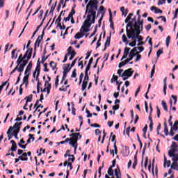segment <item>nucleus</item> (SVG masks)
<instances>
[{"label":"nucleus","mask_w":178,"mask_h":178,"mask_svg":"<svg viewBox=\"0 0 178 178\" xmlns=\"http://www.w3.org/2000/svg\"><path fill=\"white\" fill-rule=\"evenodd\" d=\"M31 69H33V61H30L28 65L26 67L24 72V76L23 78V83L20 85L19 87V95L23 94V84H25L26 87L29 86V77H30V73H31Z\"/></svg>","instance_id":"nucleus-1"},{"label":"nucleus","mask_w":178,"mask_h":178,"mask_svg":"<svg viewBox=\"0 0 178 178\" xmlns=\"http://www.w3.org/2000/svg\"><path fill=\"white\" fill-rule=\"evenodd\" d=\"M138 54H140V52L137 51V47H134L129 53V58H127L124 61L120 63L118 65V67H120V69L122 66H124L127 63H129L130 60H133V58H134V56H136L135 62H138V60L141 59V55Z\"/></svg>","instance_id":"nucleus-2"},{"label":"nucleus","mask_w":178,"mask_h":178,"mask_svg":"<svg viewBox=\"0 0 178 178\" xmlns=\"http://www.w3.org/2000/svg\"><path fill=\"white\" fill-rule=\"evenodd\" d=\"M23 122H15L13 127H10L8 131L7 134L9 137V136H14L15 138L17 140L19 138L17 137V135L19 134V131H20V126H22Z\"/></svg>","instance_id":"nucleus-3"},{"label":"nucleus","mask_w":178,"mask_h":178,"mask_svg":"<svg viewBox=\"0 0 178 178\" xmlns=\"http://www.w3.org/2000/svg\"><path fill=\"white\" fill-rule=\"evenodd\" d=\"M29 60H26V58H23V54H20L17 60V65H18L19 70H21V72H23L24 67H26V65L29 63Z\"/></svg>","instance_id":"nucleus-4"},{"label":"nucleus","mask_w":178,"mask_h":178,"mask_svg":"<svg viewBox=\"0 0 178 178\" xmlns=\"http://www.w3.org/2000/svg\"><path fill=\"white\" fill-rule=\"evenodd\" d=\"M88 10H98V0H91L86 5Z\"/></svg>","instance_id":"nucleus-5"},{"label":"nucleus","mask_w":178,"mask_h":178,"mask_svg":"<svg viewBox=\"0 0 178 178\" xmlns=\"http://www.w3.org/2000/svg\"><path fill=\"white\" fill-rule=\"evenodd\" d=\"M79 136H80V133H73L70 135L72 140L71 142H69L70 145L77 144V141H79Z\"/></svg>","instance_id":"nucleus-6"},{"label":"nucleus","mask_w":178,"mask_h":178,"mask_svg":"<svg viewBox=\"0 0 178 178\" xmlns=\"http://www.w3.org/2000/svg\"><path fill=\"white\" fill-rule=\"evenodd\" d=\"M144 24V21L142 19H138L137 22H135L134 24V27L135 31H143V26Z\"/></svg>","instance_id":"nucleus-7"},{"label":"nucleus","mask_w":178,"mask_h":178,"mask_svg":"<svg viewBox=\"0 0 178 178\" xmlns=\"http://www.w3.org/2000/svg\"><path fill=\"white\" fill-rule=\"evenodd\" d=\"M88 16H90V20L91 19H94L96 20L97 17H98V15H97V10H86L85 15H87Z\"/></svg>","instance_id":"nucleus-8"},{"label":"nucleus","mask_w":178,"mask_h":178,"mask_svg":"<svg viewBox=\"0 0 178 178\" xmlns=\"http://www.w3.org/2000/svg\"><path fill=\"white\" fill-rule=\"evenodd\" d=\"M44 88L42 89V88H40L41 92H47V94H49L51 92V88H52V86L51 83H49L48 81H46L44 82Z\"/></svg>","instance_id":"nucleus-9"},{"label":"nucleus","mask_w":178,"mask_h":178,"mask_svg":"<svg viewBox=\"0 0 178 178\" xmlns=\"http://www.w3.org/2000/svg\"><path fill=\"white\" fill-rule=\"evenodd\" d=\"M67 55H70V57L69 58L70 60H73V59L74 58V56H76V51L74 50H73V47L72 46H70L67 50Z\"/></svg>","instance_id":"nucleus-10"},{"label":"nucleus","mask_w":178,"mask_h":178,"mask_svg":"<svg viewBox=\"0 0 178 178\" xmlns=\"http://www.w3.org/2000/svg\"><path fill=\"white\" fill-rule=\"evenodd\" d=\"M32 55H33V48H29L27 51L25 52L24 55L22 56V58L25 59H28V60H30V59H31Z\"/></svg>","instance_id":"nucleus-11"},{"label":"nucleus","mask_w":178,"mask_h":178,"mask_svg":"<svg viewBox=\"0 0 178 178\" xmlns=\"http://www.w3.org/2000/svg\"><path fill=\"white\" fill-rule=\"evenodd\" d=\"M126 33H127V37L130 40L131 38H133V34L136 33V29L133 27L130 28H126Z\"/></svg>","instance_id":"nucleus-12"},{"label":"nucleus","mask_w":178,"mask_h":178,"mask_svg":"<svg viewBox=\"0 0 178 178\" xmlns=\"http://www.w3.org/2000/svg\"><path fill=\"white\" fill-rule=\"evenodd\" d=\"M91 16L87 15L86 19L83 22V25L82 26V29H86V27H91Z\"/></svg>","instance_id":"nucleus-13"},{"label":"nucleus","mask_w":178,"mask_h":178,"mask_svg":"<svg viewBox=\"0 0 178 178\" xmlns=\"http://www.w3.org/2000/svg\"><path fill=\"white\" fill-rule=\"evenodd\" d=\"M133 73H134V70H133V68H129L128 70H126L122 73V76H127V77H131L133 76Z\"/></svg>","instance_id":"nucleus-14"},{"label":"nucleus","mask_w":178,"mask_h":178,"mask_svg":"<svg viewBox=\"0 0 178 178\" xmlns=\"http://www.w3.org/2000/svg\"><path fill=\"white\" fill-rule=\"evenodd\" d=\"M76 14V10H74V7H73L70 11V13L68 15V17H64L63 21L64 22H69V20H70V18L72 17V16H73V15Z\"/></svg>","instance_id":"nucleus-15"},{"label":"nucleus","mask_w":178,"mask_h":178,"mask_svg":"<svg viewBox=\"0 0 178 178\" xmlns=\"http://www.w3.org/2000/svg\"><path fill=\"white\" fill-rule=\"evenodd\" d=\"M63 73L67 74V73L70 72V70L72 69V67H70V64H65V66L63 67Z\"/></svg>","instance_id":"nucleus-16"},{"label":"nucleus","mask_w":178,"mask_h":178,"mask_svg":"<svg viewBox=\"0 0 178 178\" xmlns=\"http://www.w3.org/2000/svg\"><path fill=\"white\" fill-rule=\"evenodd\" d=\"M110 154H112L113 156H115V155H118V147L116 146V140L114 142V150L110 149Z\"/></svg>","instance_id":"nucleus-17"},{"label":"nucleus","mask_w":178,"mask_h":178,"mask_svg":"<svg viewBox=\"0 0 178 178\" xmlns=\"http://www.w3.org/2000/svg\"><path fill=\"white\" fill-rule=\"evenodd\" d=\"M114 172L116 178H122V174L120 173V168H119V166L117 167V169H115Z\"/></svg>","instance_id":"nucleus-18"},{"label":"nucleus","mask_w":178,"mask_h":178,"mask_svg":"<svg viewBox=\"0 0 178 178\" xmlns=\"http://www.w3.org/2000/svg\"><path fill=\"white\" fill-rule=\"evenodd\" d=\"M141 31H135L134 34L132 35L131 40H136L138 37H140V34H141Z\"/></svg>","instance_id":"nucleus-19"},{"label":"nucleus","mask_w":178,"mask_h":178,"mask_svg":"<svg viewBox=\"0 0 178 178\" xmlns=\"http://www.w3.org/2000/svg\"><path fill=\"white\" fill-rule=\"evenodd\" d=\"M177 151V149H175L173 147H170V149L168 151V156L172 158L174 155H175V152Z\"/></svg>","instance_id":"nucleus-20"},{"label":"nucleus","mask_w":178,"mask_h":178,"mask_svg":"<svg viewBox=\"0 0 178 178\" xmlns=\"http://www.w3.org/2000/svg\"><path fill=\"white\" fill-rule=\"evenodd\" d=\"M120 11L122 12V16H127V13H129V9L126 8L124 9V6H122L120 8Z\"/></svg>","instance_id":"nucleus-21"},{"label":"nucleus","mask_w":178,"mask_h":178,"mask_svg":"<svg viewBox=\"0 0 178 178\" xmlns=\"http://www.w3.org/2000/svg\"><path fill=\"white\" fill-rule=\"evenodd\" d=\"M19 159H20L21 161H29V158H27V153H22V156H19Z\"/></svg>","instance_id":"nucleus-22"},{"label":"nucleus","mask_w":178,"mask_h":178,"mask_svg":"<svg viewBox=\"0 0 178 178\" xmlns=\"http://www.w3.org/2000/svg\"><path fill=\"white\" fill-rule=\"evenodd\" d=\"M82 37H84V33H83V32H78L74 35V38H76V40H80Z\"/></svg>","instance_id":"nucleus-23"},{"label":"nucleus","mask_w":178,"mask_h":178,"mask_svg":"<svg viewBox=\"0 0 178 178\" xmlns=\"http://www.w3.org/2000/svg\"><path fill=\"white\" fill-rule=\"evenodd\" d=\"M111 37H112V33H110V36L107 37V39L104 44L106 47H109V45H111Z\"/></svg>","instance_id":"nucleus-24"},{"label":"nucleus","mask_w":178,"mask_h":178,"mask_svg":"<svg viewBox=\"0 0 178 178\" xmlns=\"http://www.w3.org/2000/svg\"><path fill=\"white\" fill-rule=\"evenodd\" d=\"M171 169H174L175 170H178V163L177 162H172L171 164Z\"/></svg>","instance_id":"nucleus-25"},{"label":"nucleus","mask_w":178,"mask_h":178,"mask_svg":"<svg viewBox=\"0 0 178 178\" xmlns=\"http://www.w3.org/2000/svg\"><path fill=\"white\" fill-rule=\"evenodd\" d=\"M49 65H50V67H51L52 70H55V69H58V68H56V66H57L56 63H55L54 61H51Z\"/></svg>","instance_id":"nucleus-26"},{"label":"nucleus","mask_w":178,"mask_h":178,"mask_svg":"<svg viewBox=\"0 0 178 178\" xmlns=\"http://www.w3.org/2000/svg\"><path fill=\"white\" fill-rule=\"evenodd\" d=\"M134 163L132 165V168L136 169V166H137V154H136L134 157Z\"/></svg>","instance_id":"nucleus-27"},{"label":"nucleus","mask_w":178,"mask_h":178,"mask_svg":"<svg viewBox=\"0 0 178 178\" xmlns=\"http://www.w3.org/2000/svg\"><path fill=\"white\" fill-rule=\"evenodd\" d=\"M161 105H162V106H163L164 111H165V112H168V105L166 104V102H165V101L163 100V101L161 102Z\"/></svg>","instance_id":"nucleus-28"},{"label":"nucleus","mask_w":178,"mask_h":178,"mask_svg":"<svg viewBox=\"0 0 178 178\" xmlns=\"http://www.w3.org/2000/svg\"><path fill=\"white\" fill-rule=\"evenodd\" d=\"M16 149H17V145L15 143V145H12L11 148L8 150V152H10V151L15 152Z\"/></svg>","instance_id":"nucleus-29"},{"label":"nucleus","mask_w":178,"mask_h":178,"mask_svg":"<svg viewBox=\"0 0 178 178\" xmlns=\"http://www.w3.org/2000/svg\"><path fill=\"white\" fill-rule=\"evenodd\" d=\"M16 70H17L19 72V73H22V70H19V66L17 65V66L13 69V70L11 71L10 72V76H12V74H13V73H15V72H16Z\"/></svg>","instance_id":"nucleus-30"},{"label":"nucleus","mask_w":178,"mask_h":178,"mask_svg":"<svg viewBox=\"0 0 178 178\" xmlns=\"http://www.w3.org/2000/svg\"><path fill=\"white\" fill-rule=\"evenodd\" d=\"M80 31L81 33H88V31H90V27L83 28V26H81Z\"/></svg>","instance_id":"nucleus-31"},{"label":"nucleus","mask_w":178,"mask_h":178,"mask_svg":"<svg viewBox=\"0 0 178 178\" xmlns=\"http://www.w3.org/2000/svg\"><path fill=\"white\" fill-rule=\"evenodd\" d=\"M133 13H131L128 15L127 17L125 19V23H129L131 20V17L133 16Z\"/></svg>","instance_id":"nucleus-32"},{"label":"nucleus","mask_w":178,"mask_h":178,"mask_svg":"<svg viewBox=\"0 0 178 178\" xmlns=\"http://www.w3.org/2000/svg\"><path fill=\"white\" fill-rule=\"evenodd\" d=\"M16 51L17 49H13L12 51H11V58L12 59H17V54H16V56H15V54L16 53Z\"/></svg>","instance_id":"nucleus-33"},{"label":"nucleus","mask_w":178,"mask_h":178,"mask_svg":"<svg viewBox=\"0 0 178 178\" xmlns=\"http://www.w3.org/2000/svg\"><path fill=\"white\" fill-rule=\"evenodd\" d=\"M27 102H31L33 101V94L29 95L25 97Z\"/></svg>","instance_id":"nucleus-34"},{"label":"nucleus","mask_w":178,"mask_h":178,"mask_svg":"<svg viewBox=\"0 0 178 178\" xmlns=\"http://www.w3.org/2000/svg\"><path fill=\"white\" fill-rule=\"evenodd\" d=\"M122 42H124L126 45H127V44H129V40H127V37H126L125 34L122 35Z\"/></svg>","instance_id":"nucleus-35"},{"label":"nucleus","mask_w":178,"mask_h":178,"mask_svg":"<svg viewBox=\"0 0 178 178\" xmlns=\"http://www.w3.org/2000/svg\"><path fill=\"white\" fill-rule=\"evenodd\" d=\"M47 29V26H44V28L42 30V35H39L38 38H40L42 41L44 38V35L45 34V29Z\"/></svg>","instance_id":"nucleus-36"},{"label":"nucleus","mask_w":178,"mask_h":178,"mask_svg":"<svg viewBox=\"0 0 178 178\" xmlns=\"http://www.w3.org/2000/svg\"><path fill=\"white\" fill-rule=\"evenodd\" d=\"M63 12H66V10H62L59 15V16L58 17L57 19L56 20V22H58V23H60V22L62 21V13H63Z\"/></svg>","instance_id":"nucleus-37"},{"label":"nucleus","mask_w":178,"mask_h":178,"mask_svg":"<svg viewBox=\"0 0 178 178\" xmlns=\"http://www.w3.org/2000/svg\"><path fill=\"white\" fill-rule=\"evenodd\" d=\"M162 54H163V49H160L157 51L156 52L157 59L159 58V56H161V55H162Z\"/></svg>","instance_id":"nucleus-38"},{"label":"nucleus","mask_w":178,"mask_h":178,"mask_svg":"<svg viewBox=\"0 0 178 178\" xmlns=\"http://www.w3.org/2000/svg\"><path fill=\"white\" fill-rule=\"evenodd\" d=\"M68 156H70V157H71V158H69L68 159V161L69 162H74V161H75V159H76V158H74V155H73V154H69L68 155Z\"/></svg>","instance_id":"nucleus-39"},{"label":"nucleus","mask_w":178,"mask_h":178,"mask_svg":"<svg viewBox=\"0 0 178 178\" xmlns=\"http://www.w3.org/2000/svg\"><path fill=\"white\" fill-rule=\"evenodd\" d=\"M137 44V40H136L135 39L132 40L131 42L129 43V47H136Z\"/></svg>","instance_id":"nucleus-40"},{"label":"nucleus","mask_w":178,"mask_h":178,"mask_svg":"<svg viewBox=\"0 0 178 178\" xmlns=\"http://www.w3.org/2000/svg\"><path fill=\"white\" fill-rule=\"evenodd\" d=\"M133 26H134V22H133V21H129L126 29H129V27L131 28Z\"/></svg>","instance_id":"nucleus-41"},{"label":"nucleus","mask_w":178,"mask_h":178,"mask_svg":"<svg viewBox=\"0 0 178 178\" xmlns=\"http://www.w3.org/2000/svg\"><path fill=\"white\" fill-rule=\"evenodd\" d=\"M88 84V82H86L83 81V83H82V91H84V90H86V88H87V85Z\"/></svg>","instance_id":"nucleus-42"},{"label":"nucleus","mask_w":178,"mask_h":178,"mask_svg":"<svg viewBox=\"0 0 178 178\" xmlns=\"http://www.w3.org/2000/svg\"><path fill=\"white\" fill-rule=\"evenodd\" d=\"M81 59H83V57H81V58L79 59L78 66H81V69H83V67H84V64H83V61H80Z\"/></svg>","instance_id":"nucleus-43"},{"label":"nucleus","mask_w":178,"mask_h":178,"mask_svg":"<svg viewBox=\"0 0 178 178\" xmlns=\"http://www.w3.org/2000/svg\"><path fill=\"white\" fill-rule=\"evenodd\" d=\"M88 80H90V76H88V74L85 73L83 81H85L86 83H88Z\"/></svg>","instance_id":"nucleus-44"},{"label":"nucleus","mask_w":178,"mask_h":178,"mask_svg":"<svg viewBox=\"0 0 178 178\" xmlns=\"http://www.w3.org/2000/svg\"><path fill=\"white\" fill-rule=\"evenodd\" d=\"M55 86H56V88H58V86H59V75H58L56 77Z\"/></svg>","instance_id":"nucleus-45"},{"label":"nucleus","mask_w":178,"mask_h":178,"mask_svg":"<svg viewBox=\"0 0 178 178\" xmlns=\"http://www.w3.org/2000/svg\"><path fill=\"white\" fill-rule=\"evenodd\" d=\"M170 148H174V149H177L178 145H177V144H176V142H172V145H171V146H170Z\"/></svg>","instance_id":"nucleus-46"},{"label":"nucleus","mask_w":178,"mask_h":178,"mask_svg":"<svg viewBox=\"0 0 178 178\" xmlns=\"http://www.w3.org/2000/svg\"><path fill=\"white\" fill-rule=\"evenodd\" d=\"M110 137H111L112 143L115 142V140H116V135H113V132L111 133Z\"/></svg>","instance_id":"nucleus-47"},{"label":"nucleus","mask_w":178,"mask_h":178,"mask_svg":"<svg viewBox=\"0 0 178 178\" xmlns=\"http://www.w3.org/2000/svg\"><path fill=\"white\" fill-rule=\"evenodd\" d=\"M117 73H118V74H119V77H124L123 74H122V73H123L122 69L118 70Z\"/></svg>","instance_id":"nucleus-48"},{"label":"nucleus","mask_w":178,"mask_h":178,"mask_svg":"<svg viewBox=\"0 0 178 178\" xmlns=\"http://www.w3.org/2000/svg\"><path fill=\"white\" fill-rule=\"evenodd\" d=\"M107 173L109 176H113V169L108 168Z\"/></svg>","instance_id":"nucleus-49"},{"label":"nucleus","mask_w":178,"mask_h":178,"mask_svg":"<svg viewBox=\"0 0 178 178\" xmlns=\"http://www.w3.org/2000/svg\"><path fill=\"white\" fill-rule=\"evenodd\" d=\"M165 44L166 47H169V44H170V37L169 35L166 38Z\"/></svg>","instance_id":"nucleus-50"},{"label":"nucleus","mask_w":178,"mask_h":178,"mask_svg":"<svg viewBox=\"0 0 178 178\" xmlns=\"http://www.w3.org/2000/svg\"><path fill=\"white\" fill-rule=\"evenodd\" d=\"M41 42L35 41L34 44V51H37V47L38 48L40 47V44Z\"/></svg>","instance_id":"nucleus-51"},{"label":"nucleus","mask_w":178,"mask_h":178,"mask_svg":"<svg viewBox=\"0 0 178 178\" xmlns=\"http://www.w3.org/2000/svg\"><path fill=\"white\" fill-rule=\"evenodd\" d=\"M103 137H102V140L101 141L102 144H104V141H105V138L106 137V132H105V130L103 131Z\"/></svg>","instance_id":"nucleus-52"},{"label":"nucleus","mask_w":178,"mask_h":178,"mask_svg":"<svg viewBox=\"0 0 178 178\" xmlns=\"http://www.w3.org/2000/svg\"><path fill=\"white\" fill-rule=\"evenodd\" d=\"M154 74H155V65H153V68L151 71V75H150L151 79H152Z\"/></svg>","instance_id":"nucleus-53"},{"label":"nucleus","mask_w":178,"mask_h":178,"mask_svg":"<svg viewBox=\"0 0 178 178\" xmlns=\"http://www.w3.org/2000/svg\"><path fill=\"white\" fill-rule=\"evenodd\" d=\"M41 86H42V83H41L40 82H38V85H37L38 94H40V88L41 87Z\"/></svg>","instance_id":"nucleus-54"},{"label":"nucleus","mask_w":178,"mask_h":178,"mask_svg":"<svg viewBox=\"0 0 178 178\" xmlns=\"http://www.w3.org/2000/svg\"><path fill=\"white\" fill-rule=\"evenodd\" d=\"M48 58H49V55L47 56L46 57L44 56L42 58L41 63L44 64L45 63V60H47V59H48Z\"/></svg>","instance_id":"nucleus-55"},{"label":"nucleus","mask_w":178,"mask_h":178,"mask_svg":"<svg viewBox=\"0 0 178 178\" xmlns=\"http://www.w3.org/2000/svg\"><path fill=\"white\" fill-rule=\"evenodd\" d=\"M173 130L175 131L178 130V123L175 121L173 127H172Z\"/></svg>","instance_id":"nucleus-56"},{"label":"nucleus","mask_w":178,"mask_h":178,"mask_svg":"<svg viewBox=\"0 0 178 178\" xmlns=\"http://www.w3.org/2000/svg\"><path fill=\"white\" fill-rule=\"evenodd\" d=\"M40 70H41V67L36 66L35 72H37L38 76H40Z\"/></svg>","instance_id":"nucleus-57"},{"label":"nucleus","mask_w":178,"mask_h":178,"mask_svg":"<svg viewBox=\"0 0 178 178\" xmlns=\"http://www.w3.org/2000/svg\"><path fill=\"white\" fill-rule=\"evenodd\" d=\"M149 39V41H148V43L150 45V48L149 49H152V38H149V36L147 37V39Z\"/></svg>","instance_id":"nucleus-58"},{"label":"nucleus","mask_w":178,"mask_h":178,"mask_svg":"<svg viewBox=\"0 0 178 178\" xmlns=\"http://www.w3.org/2000/svg\"><path fill=\"white\" fill-rule=\"evenodd\" d=\"M6 84H8V81H6V82H3L2 85L0 86V93L2 91V89L4 88V86H6Z\"/></svg>","instance_id":"nucleus-59"},{"label":"nucleus","mask_w":178,"mask_h":178,"mask_svg":"<svg viewBox=\"0 0 178 178\" xmlns=\"http://www.w3.org/2000/svg\"><path fill=\"white\" fill-rule=\"evenodd\" d=\"M130 51V47H125L124 50V54L129 55V52Z\"/></svg>","instance_id":"nucleus-60"},{"label":"nucleus","mask_w":178,"mask_h":178,"mask_svg":"<svg viewBox=\"0 0 178 178\" xmlns=\"http://www.w3.org/2000/svg\"><path fill=\"white\" fill-rule=\"evenodd\" d=\"M113 81H118V76L113 74V78L111 79V83H113Z\"/></svg>","instance_id":"nucleus-61"},{"label":"nucleus","mask_w":178,"mask_h":178,"mask_svg":"<svg viewBox=\"0 0 178 178\" xmlns=\"http://www.w3.org/2000/svg\"><path fill=\"white\" fill-rule=\"evenodd\" d=\"M86 112L87 113V118H92V114L91 113H90V111H88V109L86 108Z\"/></svg>","instance_id":"nucleus-62"},{"label":"nucleus","mask_w":178,"mask_h":178,"mask_svg":"<svg viewBox=\"0 0 178 178\" xmlns=\"http://www.w3.org/2000/svg\"><path fill=\"white\" fill-rule=\"evenodd\" d=\"M77 76V74L76 73V69H74L72 71V74L71 75L72 78H75Z\"/></svg>","instance_id":"nucleus-63"},{"label":"nucleus","mask_w":178,"mask_h":178,"mask_svg":"<svg viewBox=\"0 0 178 178\" xmlns=\"http://www.w3.org/2000/svg\"><path fill=\"white\" fill-rule=\"evenodd\" d=\"M172 161L173 162H177L178 161V157L177 156V155L176 154H174V156H172Z\"/></svg>","instance_id":"nucleus-64"}]
</instances>
